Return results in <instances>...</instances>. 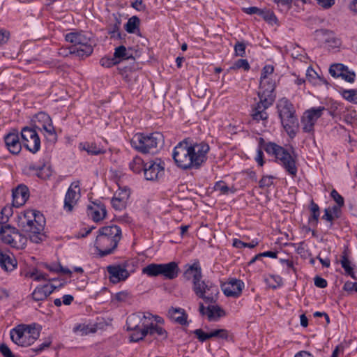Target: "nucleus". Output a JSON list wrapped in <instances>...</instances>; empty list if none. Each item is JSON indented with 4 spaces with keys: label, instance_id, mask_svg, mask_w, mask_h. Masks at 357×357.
<instances>
[{
    "label": "nucleus",
    "instance_id": "nucleus-1",
    "mask_svg": "<svg viewBox=\"0 0 357 357\" xmlns=\"http://www.w3.org/2000/svg\"><path fill=\"white\" fill-rule=\"evenodd\" d=\"M209 150V145L204 142H190L184 139L174 147L172 158L180 169H199L206 162Z\"/></svg>",
    "mask_w": 357,
    "mask_h": 357
},
{
    "label": "nucleus",
    "instance_id": "nucleus-2",
    "mask_svg": "<svg viewBox=\"0 0 357 357\" xmlns=\"http://www.w3.org/2000/svg\"><path fill=\"white\" fill-rule=\"evenodd\" d=\"M16 222L17 226L29 234L31 241L39 243L45 238L43 230L45 221L39 211L27 210L22 212L18 214Z\"/></svg>",
    "mask_w": 357,
    "mask_h": 357
},
{
    "label": "nucleus",
    "instance_id": "nucleus-3",
    "mask_svg": "<svg viewBox=\"0 0 357 357\" xmlns=\"http://www.w3.org/2000/svg\"><path fill=\"white\" fill-rule=\"evenodd\" d=\"M121 237V229L117 225H112L100 228L94 243L98 255L102 257L114 253Z\"/></svg>",
    "mask_w": 357,
    "mask_h": 357
},
{
    "label": "nucleus",
    "instance_id": "nucleus-4",
    "mask_svg": "<svg viewBox=\"0 0 357 357\" xmlns=\"http://www.w3.org/2000/svg\"><path fill=\"white\" fill-rule=\"evenodd\" d=\"M277 109L284 129L289 137L294 138L298 129V121L293 104L283 98L278 101Z\"/></svg>",
    "mask_w": 357,
    "mask_h": 357
},
{
    "label": "nucleus",
    "instance_id": "nucleus-5",
    "mask_svg": "<svg viewBox=\"0 0 357 357\" xmlns=\"http://www.w3.org/2000/svg\"><path fill=\"white\" fill-rule=\"evenodd\" d=\"M131 146L142 153H154L158 147L162 146L164 137L159 132L150 134L137 133L130 141Z\"/></svg>",
    "mask_w": 357,
    "mask_h": 357
},
{
    "label": "nucleus",
    "instance_id": "nucleus-6",
    "mask_svg": "<svg viewBox=\"0 0 357 357\" xmlns=\"http://www.w3.org/2000/svg\"><path fill=\"white\" fill-rule=\"evenodd\" d=\"M12 341L21 347H28L34 343L40 336V330L36 325L20 324L13 328L10 332Z\"/></svg>",
    "mask_w": 357,
    "mask_h": 357
},
{
    "label": "nucleus",
    "instance_id": "nucleus-7",
    "mask_svg": "<svg viewBox=\"0 0 357 357\" xmlns=\"http://www.w3.org/2000/svg\"><path fill=\"white\" fill-rule=\"evenodd\" d=\"M66 41L73 44L75 47L76 56L84 59L90 56L93 51L90 37L83 31L70 32L65 36Z\"/></svg>",
    "mask_w": 357,
    "mask_h": 357
},
{
    "label": "nucleus",
    "instance_id": "nucleus-8",
    "mask_svg": "<svg viewBox=\"0 0 357 357\" xmlns=\"http://www.w3.org/2000/svg\"><path fill=\"white\" fill-rule=\"evenodd\" d=\"M142 272L149 277L162 275L165 279L174 280L178 277L180 268L176 261L167 264L152 263L144 267Z\"/></svg>",
    "mask_w": 357,
    "mask_h": 357
},
{
    "label": "nucleus",
    "instance_id": "nucleus-9",
    "mask_svg": "<svg viewBox=\"0 0 357 357\" xmlns=\"http://www.w3.org/2000/svg\"><path fill=\"white\" fill-rule=\"evenodd\" d=\"M192 289L195 294L206 304L215 303L218 299L219 288L211 281L202 280L197 286L192 287Z\"/></svg>",
    "mask_w": 357,
    "mask_h": 357
},
{
    "label": "nucleus",
    "instance_id": "nucleus-10",
    "mask_svg": "<svg viewBox=\"0 0 357 357\" xmlns=\"http://www.w3.org/2000/svg\"><path fill=\"white\" fill-rule=\"evenodd\" d=\"M143 324L145 327L143 331L130 334V339L131 342H139V340H143V338L146 335H150L160 341L165 340L167 338L168 335L167 331L160 326H158L157 324L149 321V323H144Z\"/></svg>",
    "mask_w": 357,
    "mask_h": 357
},
{
    "label": "nucleus",
    "instance_id": "nucleus-11",
    "mask_svg": "<svg viewBox=\"0 0 357 357\" xmlns=\"http://www.w3.org/2000/svg\"><path fill=\"white\" fill-rule=\"evenodd\" d=\"M326 110V107L319 106L312 107L305 111L301 119L303 131L313 135L316 122Z\"/></svg>",
    "mask_w": 357,
    "mask_h": 357
},
{
    "label": "nucleus",
    "instance_id": "nucleus-12",
    "mask_svg": "<svg viewBox=\"0 0 357 357\" xmlns=\"http://www.w3.org/2000/svg\"><path fill=\"white\" fill-rule=\"evenodd\" d=\"M21 137L24 146L32 153H37L40 149V139L35 129L24 127L21 130Z\"/></svg>",
    "mask_w": 357,
    "mask_h": 357
},
{
    "label": "nucleus",
    "instance_id": "nucleus-13",
    "mask_svg": "<svg viewBox=\"0 0 357 357\" xmlns=\"http://www.w3.org/2000/svg\"><path fill=\"white\" fill-rule=\"evenodd\" d=\"M128 262L121 264L109 265L107 266L109 280L112 284L126 281L130 275L131 271L128 270ZM133 272V271H132Z\"/></svg>",
    "mask_w": 357,
    "mask_h": 357
},
{
    "label": "nucleus",
    "instance_id": "nucleus-14",
    "mask_svg": "<svg viewBox=\"0 0 357 357\" xmlns=\"http://www.w3.org/2000/svg\"><path fill=\"white\" fill-rule=\"evenodd\" d=\"M277 162L281 165L286 172L293 178L297 174V167L296 165V158L284 148L281 146L275 157Z\"/></svg>",
    "mask_w": 357,
    "mask_h": 357
},
{
    "label": "nucleus",
    "instance_id": "nucleus-15",
    "mask_svg": "<svg viewBox=\"0 0 357 357\" xmlns=\"http://www.w3.org/2000/svg\"><path fill=\"white\" fill-rule=\"evenodd\" d=\"M152 315L149 313L142 314L135 313L132 314L127 318L126 326L127 330L132 331V333H136L139 331H143L145 327L144 323H149L151 319Z\"/></svg>",
    "mask_w": 357,
    "mask_h": 357
},
{
    "label": "nucleus",
    "instance_id": "nucleus-16",
    "mask_svg": "<svg viewBox=\"0 0 357 357\" xmlns=\"http://www.w3.org/2000/svg\"><path fill=\"white\" fill-rule=\"evenodd\" d=\"M164 172V162H162L160 159L157 158L153 161L145 163L144 173L146 180H156L163 176Z\"/></svg>",
    "mask_w": 357,
    "mask_h": 357
},
{
    "label": "nucleus",
    "instance_id": "nucleus-17",
    "mask_svg": "<svg viewBox=\"0 0 357 357\" xmlns=\"http://www.w3.org/2000/svg\"><path fill=\"white\" fill-rule=\"evenodd\" d=\"M79 184V181L73 182L66 192L63 208L67 212H71L73 211L80 197Z\"/></svg>",
    "mask_w": 357,
    "mask_h": 357
},
{
    "label": "nucleus",
    "instance_id": "nucleus-18",
    "mask_svg": "<svg viewBox=\"0 0 357 357\" xmlns=\"http://www.w3.org/2000/svg\"><path fill=\"white\" fill-rule=\"evenodd\" d=\"M214 304H208L207 307H205L203 303L199 304V313L202 316L206 315L209 321H217L226 315L225 310L220 306Z\"/></svg>",
    "mask_w": 357,
    "mask_h": 357
},
{
    "label": "nucleus",
    "instance_id": "nucleus-19",
    "mask_svg": "<svg viewBox=\"0 0 357 357\" xmlns=\"http://www.w3.org/2000/svg\"><path fill=\"white\" fill-rule=\"evenodd\" d=\"M331 75L335 78H341L348 82L352 83L355 80L356 74L350 71L348 68L342 63L332 64L329 68Z\"/></svg>",
    "mask_w": 357,
    "mask_h": 357
},
{
    "label": "nucleus",
    "instance_id": "nucleus-20",
    "mask_svg": "<svg viewBox=\"0 0 357 357\" xmlns=\"http://www.w3.org/2000/svg\"><path fill=\"white\" fill-rule=\"evenodd\" d=\"M39 121H42L41 127L37 126L40 130L44 132V135L47 140L56 142L57 140V135L53 126L50 116L45 113H41L38 116Z\"/></svg>",
    "mask_w": 357,
    "mask_h": 357
},
{
    "label": "nucleus",
    "instance_id": "nucleus-21",
    "mask_svg": "<svg viewBox=\"0 0 357 357\" xmlns=\"http://www.w3.org/2000/svg\"><path fill=\"white\" fill-rule=\"evenodd\" d=\"M273 72L274 67L273 65L268 64L264 66L261 72L259 90L274 92L275 83L270 78Z\"/></svg>",
    "mask_w": 357,
    "mask_h": 357
},
{
    "label": "nucleus",
    "instance_id": "nucleus-22",
    "mask_svg": "<svg viewBox=\"0 0 357 357\" xmlns=\"http://www.w3.org/2000/svg\"><path fill=\"white\" fill-rule=\"evenodd\" d=\"M130 195V190L128 188H119L111 200L113 208L117 211L124 209L127 205Z\"/></svg>",
    "mask_w": 357,
    "mask_h": 357
},
{
    "label": "nucleus",
    "instance_id": "nucleus-23",
    "mask_svg": "<svg viewBox=\"0 0 357 357\" xmlns=\"http://www.w3.org/2000/svg\"><path fill=\"white\" fill-rule=\"evenodd\" d=\"M183 275L188 280L192 279V287L197 286L202 281V268L199 261H197L192 264L185 265Z\"/></svg>",
    "mask_w": 357,
    "mask_h": 357
},
{
    "label": "nucleus",
    "instance_id": "nucleus-24",
    "mask_svg": "<svg viewBox=\"0 0 357 357\" xmlns=\"http://www.w3.org/2000/svg\"><path fill=\"white\" fill-rule=\"evenodd\" d=\"M258 96L259 101L252 108L253 111L266 112V110L273 105L275 98L274 92L261 90L258 91Z\"/></svg>",
    "mask_w": 357,
    "mask_h": 357
},
{
    "label": "nucleus",
    "instance_id": "nucleus-25",
    "mask_svg": "<svg viewBox=\"0 0 357 357\" xmlns=\"http://www.w3.org/2000/svg\"><path fill=\"white\" fill-rule=\"evenodd\" d=\"M4 142L7 149L12 154L17 155L22 150V143L17 131L10 132L4 137Z\"/></svg>",
    "mask_w": 357,
    "mask_h": 357
},
{
    "label": "nucleus",
    "instance_id": "nucleus-26",
    "mask_svg": "<svg viewBox=\"0 0 357 357\" xmlns=\"http://www.w3.org/2000/svg\"><path fill=\"white\" fill-rule=\"evenodd\" d=\"M88 214L91 216L95 222H99L103 220L107 215L106 207L100 202H93L91 205L87 206Z\"/></svg>",
    "mask_w": 357,
    "mask_h": 357
},
{
    "label": "nucleus",
    "instance_id": "nucleus-27",
    "mask_svg": "<svg viewBox=\"0 0 357 357\" xmlns=\"http://www.w3.org/2000/svg\"><path fill=\"white\" fill-rule=\"evenodd\" d=\"M29 197V189L26 185H20L13 191V205L19 207L25 204Z\"/></svg>",
    "mask_w": 357,
    "mask_h": 357
},
{
    "label": "nucleus",
    "instance_id": "nucleus-28",
    "mask_svg": "<svg viewBox=\"0 0 357 357\" xmlns=\"http://www.w3.org/2000/svg\"><path fill=\"white\" fill-rule=\"evenodd\" d=\"M244 283L240 280H231L224 289V294L227 296L238 297L241 294Z\"/></svg>",
    "mask_w": 357,
    "mask_h": 357
},
{
    "label": "nucleus",
    "instance_id": "nucleus-29",
    "mask_svg": "<svg viewBox=\"0 0 357 357\" xmlns=\"http://www.w3.org/2000/svg\"><path fill=\"white\" fill-rule=\"evenodd\" d=\"M167 316L172 321L181 325H186L188 324V314L183 308L172 307L168 310Z\"/></svg>",
    "mask_w": 357,
    "mask_h": 357
},
{
    "label": "nucleus",
    "instance_id": "nucleus-30",
    "mask_svg": "<svg viewBox=\"0 0 357 357\" xmlns=\"http://www.w3.org/2000/svg\"><path fill=\"white\" fill-rule=\"evenodd\" d=\"M55 288V286L51 284L37 287L32 293V297L36 301H43L54 291Z\"/></svg>",
    "mask_w": 357,
    "mask_h": 357
},
{
    "label": "nucleus",
    "instance_id": "nucleus-31",
    "mask_svg": "<svg viewBox=\"0 0 357 357\" xmlns=\"http://www.w3.org/2000/svg\"><path fill=\"white\" fill-rule=\"evenodd\" d=\"M259 146L264 149L268 155L276 156L281 146L274 142H266L264 138L259 137L257 139Z\"/></svg>",
    "mask_w": 357,
    "mask_h": 357
},
{
    "label": "nucleus",
    "instance_id": "nucleus-32",
    "mask_svg": "<svg viewBox=\"0 0 357 357\" xmlns=\"http://www.w3.org/2000/svg\"><path fill=\"white\" fill-rule=\"evenodd\" d=\"M15 227L9 225H0V239L1 241L9 245L11 244V239L13 238Z\"/></svg>",
    "mask_w": 357,
    "mask_h": 357
},
{
    "label": "nucleus",
    "instance_id": "nucleus-33",
    "mask_svg": "<svg viewBox=\"0 0 357 357\" xmlns=\"http://www.w3.org/2000/svg\"><path fill=\"white\" fill-rule=\"evenodd\" d=\"M13 238L11 239L10 246L16 249H23L27 243V238L15 228Z\"/></svg>",
    "mask_w": 357,
    "mask_h": 357
},
{
    "label": "nucleus",
    "instance_id": "nucleus-34",
    "mask_svg": "<svg viewBox=\"0 0 357 357\" xmlns=\"http://www.w3.org/2000/svg\"><path fill=\"white\" fill-rule=\"evenodd\" d=\"M30 169L36 171V175L42 179L46 180L50 178L52 174V169L50 165L30 167Z\"/></svg>",
    "mask_w": 357,
    "mask_h": 357
},
{
    "label": "nucleus",
    "instance_id": "nucleus-35",
    "mask_svg": "<svg viewBox=\"0 0 357 357\" xmlns=\"http://www.w3.org/2000/svg\"><path fill=\"white\" fill-rule=\"evenodd\" d=\"M114 57L116 59L118 63L122 60L134 59L131 54H129L125 46L121 45L115 48Z\"/></svg>",
    "mask_w": 357,
    "mask_h": 357
},
{
    "label": "nucleus",
    "instance_id": "nucleus-36",
    "mask_svg": "<svg viewBox=\"0 0 357 357\" xmlns=\"http://www.w3.org/2000/svg\"><path fill=\"white\" fill-rule=\"evenodd\" d=\"M130 169L135 173L139 174L145 167V163L143 160L139 157L135 156L129 164Z\"/></svg>",
    "mask_w": 357,
    "mask_h": 357
},
{
    "label": "nucleus",
    "instance_id": "nucleus-37",
    "mask_svg": "<svg viewBox=\"0 0 357 357\" xmlns=\"http://www.w3.org/2000/svg\"><path fill=\"white\" fill-rule=\"evenodd\" d=\"M310 211L312 214L308 220L309 223L315 226L317 225L320 211L319 206L314 203L313 200H312L310 203Z\"/></svg>",
    "mask_w": 357,
    "mask_h": 357
},
{
    "label": "nucleus",
    "instance_id": "nucleus-38",
    "mask_svg": "<svg viewBox=\"0 0 357 357\" xmlns=\"http://www.w3.org/2000/svg\"><path fill=\"white\" fill-rule=\"evenodd\" d=\"M213 188L215 191L219 192L220 194L225 195H229V193H234L235 192L233 188H229L223 181L216 182Z\"/></svg>",
    "mask_w": 357,
    "mask_h": 357
},
{
    "label": "nucleus",
    "instance_id": "nucleus-39",
    "mask_svg": "<svg viewBox=\"0 0 357 357\" xmlns=\"http://www.w3.org/2000/svg\"><path fill=\"white\" fill-rule=\"evenodd\" d=\"M139 19L137 16L131 17L125 24V29L129 33H133L138 29Z\"/></svg>",
    "mask_w": 357,
    "mask_h": 357
},
{
    "label": "nucleus",
    "instance_id": "nucleus-40",
    "mask_svg": "<svg viewBox=\"0 0 357 357\" xmlns=\"http://www.w3.org/2000/svg\"><path fill=\"white\" fill-rule=\"evenodd\" d=\"M259 16L263 17V19L269 24H277L278 19L275 15L269 9H261Z\"/></svg>",
    "mask_w": 357,
    "mask_h": 357
},
{
    "label": "nucleus",
    "instance_id": "nucleus-41",
    "mask_svg": "<svg viewBox=\"0 0 357 357\" xmlns=\"http://www.w3.org/2000/svg\"><path fill=\"white\" fill-rule=\"evenodd\" d=\"M340 264L342 265V267L345 271L346 273L350 275L353 279L356 280L353 268L351 266L350 261L348 259L347 256L346 255L342 256Z\"/></svg>",
    "mask_w": 357,
    "mask_h": 357
},
{
    "label": "nucleus",
    "instance_id": "nucleus-42",
    "mask_svg": "<svg viewBox=\"0 0 357 357\" xmlns=\"http://www.w3.org/2000/svg\"><path fill=\"white\" fill-rule=\"evenodd\" d=\"M82 149L85 150L89 154L91 155H100L104 153L105 151L100 147L98 146L96 144H84Z\"/></svg>",
    "mask_w": 357,
    "mask_h": 357
},
{
    "label": "nucleus",
    "instance_id": "nucleus-43",
    "mask_svg": "<svg viewBox=\"0 0 357 357\" xmlns=\"http://www.w3.org/2000/svg\"><path fill=\"white\" fill-rule=\"evenodd\" d=\"M132 298V294L128 291H121L116 293L112 298V301L119 303L128 302Z\"/></svg>",
    "mask_w": 357,
    "mask_h": 357
},
{
    "label": "nucleus",
    "instance_id": "nucleus-44",
    "mask_svg": "<svg viewBox=\"0 0 357 357\" xmlns=\"http://www.w3.org/2000/svg\"><path fill=\"white\" fill-rule=\"evenodd\" d=\"M342 96L347 100L357 104V89L344 90Z\"/></svg>",
    "mask_w": 357,
    "mask_h": 357
},
{
    "label": "nucleus",
    "instance_id": "nucleus-45",
    "mask_svg": "<svg viewBox=\"0 0 357 357\" xmlns=\"http://www.w3.org/2000/svg\"><path fill=\"white\" fill-rule=\"evenodd\" d=\"M210 337H217L222 340H227L229 337V332L226 329H215L210 333Z\"/></svg>",
    "mask_w": 357,
    "mask_h": 357
},
{
    "label": "nucleus",
    "instance_id": "nucleus-46",
    "mask_svg": "<svg viewBox=\"0 0 357 357\" xmlns=\"http://www.w3.org/2000/svg\"><path fill=\"white\" fill-rule=\"evenodd\" d=\"M100 64L102 67L110 68V67L117 65L119 63H118V61H116V59L114 58V56L113 57L105 56V57H102L100 60Z\"/></svg>",
    "mask_w": 357,
    "mask_h": 357
},
{
    "label": "nucleus",
    "instance_id": "nucleus-47",
    "mask_svg": "<svg viewBox=\"0 0 357 357\" xmlns=\"http://www.w3.org/2000/svg\"><path fill=\"white\" fill-rule=\"evenodd\" d=\"M250 64L246 59H238L237 60L233 66H231L230 68L233 70L236 69H241L243 68V70L248 71L250 69Z\"/></svg>",
    "mask_w": 357,
    "mask_h": 357
},
{
    "label": "nucleus",
    "instance_id": "nucleus-48",
    "mask_svg": "<svg viewBox=\"0 0 357 357\" xmlns=\"http://www.w3.org/2000/svg\"><path fill=\"white\" fill-rule=\"evenodd\" d=\"M246 45L245 43L237 41L234 45L235 54L238 56L243 57L245 55Z\"/></svg>",
    "mask_w": 357,
    "mask_h": 357
},
{
    "label": "nucleus",
    "instance_id": "nucleus-49",
    "mask_svg": "<svg viewBox=\"0 0 357 357\" xmlns=\"http://www.w3.org/2000/svg\"><path fill=\"white\" fill-rule=\"evenodd\" d=\"M274 177L272 176H264L261 178V179L259 182V188H264L270 187L273 184Z\"/></svg>",
    "mask_w": 357,
    "mask_h": 357
},
{
    "label": "nucleus",
    "instance_id": "nucleus-50",
    "mask_svg": "<svg viewBox=\"0 0 357 357\" xmlns=\"http://www.w3.org/2000/svg\"><path fill=\"white\" fill-rule=\"evenodd\" d=\"M193 333L196 335L197 338L201 342H204L207 340L211 339L210 333H205L202 329H196L193 331Z\"/></svg>",
    "mask_w": 357,
    "mask_h": 357
},
{
    "label": "nucleus",
    "instance_id": "nucleus-51",
    "mask_svg": "<svg viewBox=\"0 0 357 357\" xmlns=\"http://www.w3.org/2000/svg\"><path fill=\"white\" fill-rule=\"evenodd\" d=\"M252 119L259 122V121L262 120H266L268 119V114L266 112H259V111H253L252 110Z\"/></svg>",
    "mask_w": 357,
    "mask_h": 357
},
{
    "label": "nucleus",
    "instance_id": "nucleus-52",
    "mask_svg": "<svg viewBox=\"0 0 357 357\" xmlns=\"http://www.w3.org/2000/svg\"><path fill=\"white\" fill-rule=\"evenodd\" d=\"M75 47H62L60 49H59L58 54L61 56H68L70 54H75Z\"/></svg>",
    "mask_w": 357,
    "mask_h": 357
},
{
    "label": "nucleus",
    "instance_id": "nucleus-53",
    "mask_svg": "<svg viewBox=\"0 0 357 357\" xmlns=\"http://www.w3.org/2000/svg\"><path fill=\"white\" fill-rule=\"evenodd\" d=\"M31 277L36 281L40 280H52V279L48 278L47 274L40 273L38 271H36L31 273ZM54 279H52L53 280Z\"/></svg>",
    "mask_w": 357,
    "mask_h": 357
},
{
    "label": "nucleus",
    "instance_id": "nucleus-54",
    "mask_svg": "<svg viewBox=\"0 0 357 357\" xmlns=\"http://www.w3.org/2000/svg\"><path fill=\"white\" fill-rule=\"evenodd\" d=\"M331 196L339 206H343L344 202V198L337 192V190H333L331 192Z\"/></svg>",
    "mask_w": 357,
    "mask_h": 357
},
{
    "label": "nucleus",
    "instance_id": "nucleus-55",
    "mask_svg": "<svg viewBox=\"0 0 357 357\" xmlns=\"http://www.w3.org/2000/svg\"><path fill=\"white\" fill-rule=\"evenodd\" d=\"M119 27L120 22L118 20L115 24L109 26L108 33L111 35V37H114L115 34H116L118 37H120V33L119 32Z\"/></svg>",
    "mask_w": 357,
    "mask_h": 357
},
{
    "label": "nucleus",
    "instance_id": "nucleus-56",
    "mask_svg": "<svg viewBox=\"0 0 357 357\" xmlns=\"http://www.w3.org/2000/svg\"><path fill=\"white\" fill-rule=\"evenodd\" d=\"M51 343H52V340H51L50 337H48L47 339H46L45 340V342L43 343L40 344L36 348H33L32 349L34 352L38 354V353H40L41 351H43L45 348L49 347L50 346Z\"/></svg>",
    "mask_w": 357,
    "mask_h": 357
},
{
    "label": "nucleus",
    "instance_id": "nucleus-57",
    "mask_svg": "<svg viewBox=\"0 0 357 357\" xmlns=\"http://www.w3.org/2000/svg\"><path fill=\"white\" fill-rule=\"evenodd\" d=\"M0 352L3 357H15L10 348L4 343L0 344Z\"/></svg>",
    "mask_w": 357,
    "mask_h": 357
},
{
    "label": "nucleus",
    "instance_id": "nucleus-58",
    "mask_svg": "<svg viewBox=\"0 0 357 357\" xmlns=\"http://www.w3.org/2000/svg\"><path fill=\"white\" fill-rule=\"evenodd\" d=\"M131 6L138 11H144L146 8L143 0H135L132 2Z\"/></svg>",
    "mask_w": 357,
    "mask_h": 357
},
{
    "label": "nucleus",
    "instance_id": "nucleus-59",
    "mask_svg": "<svg viewBox=\"0 0 357 357\" xmlns=\"http://www.w3.org/2000/svg\"><path fill=\"white\" fill-rule=\"evenodd\" d=\"M314 285L319 288H325L327 287V281L319 276H316L314 278Z\"/></svg>",
    "mask_w": 357,
    "mask_h": 357
},
{
    "label": "nucleus",
    "instance_id": "nucleus-60",
    "mask_svg": "<svg viewBox=\"0 0 357 357\" xmlns=\"http://www.w3.org/2000/svg\"><path fill=\"white\" fill-rule=\"evenodd\" d=\"M322 219L330 222L331 226L333 225V221L335 219L333 213H331V210L330 208H326L324 210V215L322 216Z\"/></svg>",
    "mask_w": 357,
    "mask_h": 357
},
{
    "label": "nucleus",
    "instance_id": "nucleus-61",
    "mask_svg": "<svg viewBox=\"0 0 357 357\" xmlns=\"http://www.w3.org/2000/svg\"><path fill=\"white\" fill-rule=\"evenodd\" d=\"M261 9L256 7V6H251L248 8H243V11L249 15H253L257 14L259 15V13H261Z\"/></svg>",
    "mask_w": 357,
    "mask_h": 357
},
{
    "label": "nucleus",
    "instance_id": "nucleus-62",
    "mask_svg": "<svg viewBox=\"0 0 357 357\" xmlns=\"http://www.w3.org/2000/svg\"><path fill=\"white\" fill-rule=\"evenodd\" d=\"M262 150L263 149H261L258 146V149L257 151V155L255 157V160L257 162V163L259 164V166H263V165H264V160H263L264 153H263Z\"/></svg>",
    "mask_w": 357,
    "mask_h": 357
},
{
    "label": "nucleus",
    "instance_id": "nucleus-63",
    "mask_svg": "<svg viewBox=\"0 0 357 357\" xmlns=\"http://www.w3.org/2000/svg\"><path fill=\"white\" fill-rule=\"evenodd\" d=\"M318 3L324 8H329L335 3V0H317Z\"/></svg>",
    "mask_w": 357,
    "mask_h": 357
},
{
    "label": "nucleus",
    "instance_id": "nucleus-64",
    "mask_svg": "<svg viewBox=\"0 0 357 357\" xmlns=\"http://www.w3.org/2000/svg\"><path fill=\"white\" fill-rule=\"evenodd\" d=\"M10 36L8 31L0 30V45L6 43Z\"/></svg>",
    "mask_w": 357,
    "mask_h": 357
}]
</instances>
